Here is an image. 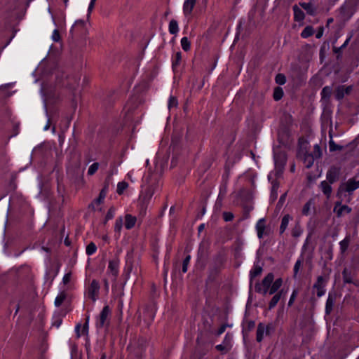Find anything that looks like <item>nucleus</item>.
Here are the masks:
<instances>
[{"label": "nucleus", "instance_id": "f257e3e1", "mask_svg": "<svg viewBox=\"0 0 359 359\" xmlns=\"http://www.w3.org/2000/svg\"><path fill=\"white\" fill-rule=\"evenodd\" d=\"M359 188V181H356L354 178L348 180L346 182L341 183L337 190V197L341 198L344 196L346 197V193L348 194V198L346 202H350L353 192Z\"/></svg>", "mask_w": 359, "mask_h": 359}, {"label": "nucleus", "instance_id": "f03ea898", "mask_svg": "<svg viewBox=\"0 0 359 359\" xmlns=\"http://www.w3.org/2000/svg\"><path fill=\"white\" fill-rule=\"evenodd\" d=\"M226 259L222 254L217 255L214 259L212 265L209 268V274L207 281L213 282L224 268Z\"/></svg>", "mask_w": 359, "mask_h": 359}, {"label": "nucleus", "instance_id": "7ed1b4c3", "mask_svg": "<svg viewBox=\"0 0 359 359\" xmlns=\"http://www.w3.org/2000/svg\"><path fill=\"white\" fill-rule=\"evenodd\" d=\"M149 344V341L147 338L139 337L135 344L131 346L130 355L135 359H142L145 355V351Z\"/></svg>", "mask_w": 359, "mask_h": 359}, {"label": "nucleus", "instance_id": "20e7f679", "mask_svg": "<svg viewBox=\"0 0 359 359\" xmlns=\"http://www.w3.org/2000/svg\"><path fill=\"white\" fill-rule=\"evenodd\" d=\"M274 279L273 273H269L262 280V283L257 282L255 285V290L257 293H262L265 295L272 284Z\"/></svg>", "mask_w": 359, "mask_h": 359}, {"label": "nucleus", "instance_id": "39448f33", "mask_svg": "<svg viewBox=\"0 0 359 359\" xmlns=\"http://www.w3.org/2000/svg\"><path fill=\"white\" fill-rule=\"evenodd\" d=\"M100 284L98 280L93 279L86 289V295L93 302L97 300L99 296Z\"/></svg>", "mask_w": 359, "mask_h": 359}, {"label": "nucleus", "instance_id": "423d86ee", "mask_svg": "<svg viewBox=\"0 0 359 359\" xmlns=\"http://www.w3.org/2000/svg\"><path fill=\"white\" fill-rule=\"evenodd\" d=\"M343 198H339V201H336L333 208V212L336 214V216L339 218L341 217L344 214H349L351 212L352 209L347 205H342Z\"/></svg>", "mask_w": 359, "mask_h": 359}, {"label": "nucleus", "instance_id": "0eeeda50", "mask_svg": "<svg viewBox=\"0 0 359 359\" xmlns=\"http://www.w3.org/2000/svg\"><path fill=\"white\" fill-rule=\"evenodd\" d=\"M327 282V278L323 276H319L317 278L316 283L313 285V288L316 290V294L318 297H320L325 294V287Z\"/></svg>", "mask_w": 359, "mask_h": 359}, {"label": "nucleus", "instance_id": "6e6552de", "mask_svg": "<svg viewBox=\"0 0 359 359\" xmlns=\"http://www.w3.org/2000/svg\"><path fill=\"white\" fill-rule=\"evenodd\" d=\"M111 314V309L108 305H106L103 307L101 311L98 321L96 323V326L98 328L103 327L105 324L109 325L108 318Z\"/></svg>", "mask_w": 359, "mask_h": 359}, {"label": "nucleus", "instance_id": "1a4fd4ad", "mask_svg": "<svg viewBox=\"0 0 359 359\" xmlns=\"http://www.w3.org/2000/svg\"><path fill=\"white\" fill-rule=\"evenodd\" d=\"M341 168L335 165L331 166L326 173V181L334 184L339 179Z\"/></svg>", "mask_w": 359, "mask_h": 359}, {"label": "nucleus", "instance_id": "9d476101", "mask_svg": "<svg viewBox=\"0 0 359 359\" xmlns=\"http://www.w3.org/2000/svg\"><path fill=\"white\" fill-rule=\"evenodd\" d=\"M232 336L229 333H226L222 344H218L215 346L217 351H220L222 353H228L231 347Z\"/></svg>", "mask_w": 359, "mask_h": 359}, {"label": "nucleus", "instance_id": "9b49d317", "mask_svg": "<svg viewBox=\"0 0 359 359\" xmlns=\"http://www.w3.org/2000/svg\"><path fill=\"white\" fill-rule=\"evenodd\" d=\"M274 163L276 168L283 169L287 162V155L285 151H274L273 155Z\"/></svg>", "mask_w": 359, "mask_h": 359}, {"label": "nucleus", "instance_id": "f8f14e48", "mask_svg": "<svg viewBox=\"0 0 359 359\" xmlns=\"http://www.w3.org/2000/svg\"><path fill=\"white\" fill-rule=\"evenodd\" d=\"M257 237L261 239L264 237V235H268L269 232L266 231V219L262 218L259 219L255 226Z\"/></svg>", "mask_w": 359, "mask_h": 359}, {"label": "nucleus", "instance_id": "ddd939ff", "mask_svg": "<svg viewBox=\"0 0 359 359\" xmlns=\"http://www.w3.org/2000/svg\"><path fill=\"white\" fill-rule=\"evenodd\" d=\"M336 301V294L334 293H329L325 304V313L330 315L332 310Z\"/></svg>", "mask_w": 359, "mask_h": 359}, {"label": "nucleus", "instance_id": "4468645a", "mask_svg": "<svg viewBox=\"0 0 359 359\" xmlns=\"http://www.w3.org/2000/svg\"><path fill=\"white\" fill-rule=\"evenodd\" d=\"M331 184L332 183L326 180L322 181L320 184V189L327 199L330 198L332 192Z\"/></svg>", "mask_w": 359, "mask_h": 359}, {"label": "nucleus", "instance_id": "2eb2a0df", "mask_svg": "<svg viewBox=\"0 0 359 359\" xmlns=\"http://www.w3.org/2000/svg\"><path fill=\"white\" fill-rule=\"evenodd\" d=\"M196 4V0H185L183 4V13L185 16L190 15Z\"/></svg>", "mask_w": 359, "mask_h": 359}, {"label": "nucleus", "instance_id": "dca6fc26", "mask_svg": "<svg viewBox=\"0 0 359 359\" xmlns=\"http://www.w3.org/2000/svg\"><path fill=\"white\" fill-rule=\"evenodd\" d=\"M85 27V22L83 20H76L72 27L70 32L72 35L74 34H80L81 33Z\"/></svg>", "mask_w": 359, "mask_h": 359}, {"label": "nucleus", "instance_id": "f3484780", "mask_svg": "<svg viewBox=\"0 0 359 359\" xmlns=\"http://www.w3.org/2000/svg\"><path fill=\"white\" fill-rule=\"evenodd\" d=\"M137 222V217L135 216H133L130 214H126L125 215V227L126 229H133Z\"/></svg>", "mask_w": 359, "mask_h": 359}, {"label": "nucleus", "instance_id": "a211bd4d", "mask_svg": "<svg viewBox=\"0 0 359 359\" xmlns=\"http://www.w3.org/2000/svg\"><path fill=\"white\" fill-rule=\"evenodd\" d=\"M119 262L117 259L110 260L109 262L108 269L116 278L118 274Z\"/></svg>", "mask_w": 359, "mask_h": 359}, {"label": "nucleus", "instance_id": "6ab92c4d", "mask_svg": "<svg viewBox=\"0 0 359 359\" xmlns=\"http://www.w3.org/2000/svg\"><path fill=\"white\" fill-rule=\"evenodd\" d=\"M294 12V20L296 22H302L305 18V14L297 5H294L292 7Z\"/></svg>", "mask_w": 359, "mask_h": 359}, {"label": "nucleus", "instance_id": "aec40b11", "mask_svg": "<svg viewBox=\"0 0 359 359\" xmlns=\"http://www.w3.org/2000/svg\"><path fill=\"white\" fill-rule=\"evenodd\" d=\"M67 83H63V85H65L67 87L72 90L76 89V88L79 86V78L76 76H67Z\"/></svg>", "mask_w": 359, "mask_h": 359}, {"label": "nucleus", "instance_id": "412c9836", "mask_svg": "<svg viewBox=\"0 0 359 359\" xmlns=\"http://www.w3.org/2000/svg\"><path fill=\"white\" fill-rule=\"evenodd\" d=\"M283 279L281 278H277L275 281H273L271 285L268 292L269 294H273L278 292L280 287L282 286Z\"/></svg>", "mask_w": 359, "mask_h": 359}, {"label": "nucleus", "instance_id": "4be33fe9", "mask_svg": "<svg viewBox=\"0 0 359 359\" xmlns=\"http://www.w3.org/2000/svg\"><path fill=\"white\" fill-rule=\"evenodd\" d=\"M272 187L271 190L270 198L272 201L277 199L278 190L280 187V182L277 180H274L271 182Z\"/></svg>", "mask_w": 359, "mask_h": 359}, {"label": "nucleus", "instance_id": "5701e85b", "mask_svg": "<svg viewBox=\"0 0 359 359\" xmlns=\"http://www.w3.org/2000/svg\"><path fill=\"white\" fill-rule=\"evenodd\" d=\"M299 6L306 11V13L310 15H315L316 13V8L311 3L300 2Z\"/></svg>", "mask_w": 359, "mask_h": 359}, {"label": "nucleus", "instance_id": "b1692460", "mask_svg": "<svg viewBox=\"0 0 359 359\" xmlns=\"http://www.w3.org/2000/svg\"><path fill=\"white\" fill-rule=\"evenodd\" d=\"M291 219H292V217L288 214L283 216V217L282 218V220H281L280 229H279V233L280 235L283 234L285 232V231L287 229L289 222Z\"/></svg>", "mask_w": 359, "mask_h": 359}, {"label": "nucleus", "instance_id": "393cba45", "mask_svg": "<svg viewBox=\"0 0 359 359\" xmlns=\"http://www.w3.org/2000/svg\"><path fill=\"white\" fill-rule=\"evenodd\" d=\"M265 325L262 323H259L257 325V332H256V341L257 342L262 341L264 339V334L265 333Z\"/></svg>", "mask_w": 359, "mask_h": 359}, {"label": "nucleus", "instance_id": "a878e982", "mask_svg": "<svg viewBox=\"0 0 359 359\" xmlns=\"http://www.w3.org/2000/svg\"><path fill=\"white\" fill-rule=\"evenodd\" d=\"M351 243V236L349 235L346 236L344 240L339 242L340 246V252L341 255H344L346 250Z\"/></svg>", "mask_w": 359, "mask_h": 359}, {"label": "nucleus", "instance_id": "bb28decb", "mask_svg": "<svg viewBox=\"0 0 359 359\" xmlns=\"http://www.w3.org/2000/svg\"><path fill=\"white\" fill-rule=\"evenodd\" d=\"M315 160L316 158L311 154H310V153L306 151L305 154H304L303 161L306 168H310L311 167H312Z\"/></svg>", "mask_w": 359, "mask_h": 359}, {"label": "nucleus", "instance_id": "cd10ccee", "mask_svg": "<svg viewBox=\"0 0 359 359\" xmlns=\"http://www.w3.org/2000/svg\"><path fill=\"white\" fill-rule=\"evenodd\" d=\"M255 327L254 320H246L243 325V334L252 331Z\"/></svg>", "mask_w": 359, "mask_h": 359}, {"label": "nucleus", "instance_id": "c85d7f7f", "mask_svg": "<svg viewBox=\"0 0 359 359\" xmlns=\"http://www.w3.org/2000/svg\"><path fill=\"white\" fill-rule=\"evenodd\" d=\"M262 272V267L255 264L253 269L250 271V282H252V279L259 276Z\"/></svg>", "mask_w": 359, "mask_h": 359}, {"label": "nucleus", "instance_id": "c756f323", "mask_svg": "<svg viewBox=\"0 0 359 359\" xmlns=\"http://www.w3.org/2000/svg\"><path fill=\"white\" fill-rule=\"evenodd\" d=\"M345 95V86H339L334 92L335 98L337 100H341Z\"/></svg>", "mask_w": 359, "mask_h": 359}, {"label": "nucleus", "instance_id": "7c9ffc66", "mask_svg": "<svg viewBox=\"0 0 359 359\" xmlns=\"http://www.w3.org/2000/svg\"><path fill=\"white\" fill-rule=\"evenodd\" d=\"M314 34V29L312 26L308 25L306 26L302 32L301 36L303 39H306L309 36H311Z\"/></svg>", "mask_w": 359, "mask_h": 359}, {"label": "nucleus", "instance_id": "2f4dec72", "mask_svg": "<svg viewBox=\"0 0 359 359\" xmlns=\"http://www.w3.org/2000/svg\"><path fill=\"white\" fill-rule=\"evenodd\" d=\"M168 29L171 34H176L179 31L177 21L172 19L170 21Z\"/></svg>", "mask_w": 359, "mask_h": 359}, {"label": "nucleus", "instance_id": "473e14b6", "mask_svg": "<svg viewBox=\"0 0 359 359\" xmlns=\"http://www.w3.org/2000/svg\"><path fill=\"white\" fill-rule=\"evenodd\" d=\"M182 60V53L181 52L176 53L174 58L172 62V67L174 71L178 67Z\"/></svg>", "mask_w": 359, "mask_h": 359}, {"label": "nucleus", "instance_id": "72a5a7b5", "mask_svg": "<svg viewBox=\"0 0 359 359\" xmlns=\"http://www.w3.org/2000/svg\"><path fill=\"white\" fill-rule=\"evenodd\" d=\"M67 298V294L65 292L62 291L55 298V305L57 306V307H59L62 305V304L63 303V302L65 300V299Z\"/></svg>", "mask_w": 359, "mask_h": 359}, {"label": "nucleus", "instance_id": "f704fd0d", "mask_svg": "<svg viewBox=\"0 0 359 359\" xmlns=\"http://www.w3.org/2000/svg\"><path fill=\"white\" fill-rule=\"evenodd\" d=\"M332 93V88L331 86H325L321 91L322 99H330Z\"/></svg>", "mask_w": 359, "mask_h": 359}, {"label": "nucleus", "instance_id": "c9c22d12", "mask_svg": "<svg viewBox=\"0 0 359 359\" xmlns=\"http://www.w3.org/2000/svg\"><path fill=\"white\" fill-rule=\"evenodd\" d=\"M283 90L280 87H276L273 90V97L274 100L278 101L283 97Z\"/></svg>", "mask_w": 359, "mask_h": 359}, {"label": "nucleus", "instance_id": "e433bc0d", "mask_svg": "<svg viewBox=\"0 0 359 359\" xmlns=\"http://www.w3.org/2000/svg\"><path fill=\"white\" fill-rule=\"evenodd\" d=\"M128 184L125 181H122L118 183L116 192L118 195L123 194L124 191L128 188Z\"/></svg>", "mask_w": 359, "mask_h": 359}, {"label": "nucleus", "instance_id": "4c0bfd02", "mask_svg": "<svg viewBox=\"0 0 359 359\" xmlns=\"http://www.w3.org/2000/svg\"><path fill=\"white\" fill-rule=\"evenodd\" d=\"M316 159H318L322 156V151L319 144H316L313 147V151L310 153Z\"/></svg>", "mask_w": 359, "mask_h": 359}, {"label": "nucleus", "instance_id": "58836bf2", "mask_svg": "<svg viewBox=\"0 0 359 359\" xmlns=\"http://www.w3.org/2000/svg\"><path fill=\"white\" fill-rule=\"evenodd\" d=\"M181 46L182 49L187 52L191 48V43L187 36L182 37L181 39Z\"/></svg>", "mask_w": 359, "mask_h": 359}, {"label": "nucleus", "instance_id": "ea45409f", "mask_svg": "<svg viewBox=\"0 0 359 359\" xmlns=\"http://www.w3.org/2000/svg\"><path fill=\"white\" fill-rule=\"evenodd\" d=\"M302 233V228L300 225L297 223L295 226L292 228L291 234L294 238H298Z\"/></svg>", "mask_w": 359, "mask_h": 359}, {"label": "nucleus", "instance_id": "a19ab883", "mask_svg": "<svg viewBox=\"0 0 359 359\" xmlns=\"http://www.w3.org/2000/svg\"><path fill=\"white\" fill-rule=\"evenodd\" d=\"M280 299V294L275 293V295L272 297V299L269 302V309L271 310V309H273L277 305V304Z\"/></svg>", "mask_w": 359, "mask_h": 359}, {"label": "nucleus", "instance_id": "79ce46f5", "mask_svg": "<svg viewBox=\"0 0 359 359\" xmlns=\"http://www.w3.org/2000/svg\"><path fill=\"white\" fill-rule=\"evenodd\" d=\"M329 148L330 151H341L344 147L336 144L332 140H330L329 142Z\"/></svg>", "mask_w": 359, "mask_h": 359}, {"label": "nucleus", "instance_id": "37998d69", "mask_svg": "<svg viewBox=\"0 0 359 359\" xmlns=\"http://www.w3.org/2000/svg\"><path fill=\"white\" fill-rule=\"evenodd\" d=\"M97 250V246L93 242H90L87 246L86 249V252L88 255H92Z\"/></svg>", "mask_w": 359, "mask_h": 359}, {"label": "nucleus", "instance_id": "c03bdc74", "mask_svg": "<svg viewBox=\"0 0 359 359\" xmlns=\"http://www.w3.org/2000/svg\"><path fill=\"white\" fill-rule=\"evenodd\" d=\"M105 197V196L100 193L99 196L94 200L93 203L89 205V208H91L92 209L94 210V203H96L97 205L102 203L104 202Z\"/></svg>", "mask_w": 359, "mask_h": 359}, {"label": "nucleus", "instance_id": "a18cd8bd", "mask_svg": "<svg viewBox=\"0 0 359 359\" xmlns=\"http://www.w3.org/2000/svg\"><path fill=\"white\" fill-rule=\"evenodd\" d=\"M115 208L114 207H111L105 216L104 224H105L109 220L111 219L114 216Z\"/></svg>", "mask_w": 359, "mask_h": 359}, {"label": "nucleus", "instance_id": "49530a36", "mask_svg": "<svg viewBox=\"0 0 359 359\" xmlns=\"http://www.w3.org/2000/svg\"><path fill=\"white\" fill-rule=\"evenodd\" d=\"M302 259H297V262L294 264V269H293V271H294L293 277L294 278H297V274L299 273V269H300V267L302 266Z\"/></svg>", "mask_w": 359, "mask_h": 359}, {"label": "nucleus", "instance_id": "de8ad7c7", "mask_svg": "<svg viewBox=\"0 0 359 359\" xmlns=\"http://www.w3.org/2000/svg\"><path fill=\"white\" fill-rule=\"evenodd\" d=\"M275 81L279 85H284L286 83V77L283 74H278L276 76Z\"/></svg>", "mask_w": 359, "mask_h": 359}, {"label": "nucleus", "instance_id": "09e8293b", "mask_svg": "<svg viewBox=\"0 0 359 359\" xmlns=\"http://www.w3.org/2000/svg\"><path fill=\"white\" fill-rule=\"evenodd\" d=\"M99 163H93L88 168V175H94L98 170L99 168Z\"/></svg>", "mask_w": 359, "mask_h": 359}, {"label": "nucleus", "instance_id": "8fccbe9b", "mask_svg": "<svg viewBox=\"0 0 359 359\" xmlns=\"http://www.w3.org/2000/svg\"><path fill=\"white\" fill-rule=\"evenodd\" d=\"M342 275H343V279H344V283H351L353 282L351 274L348 272L346 269H345L343 271Z\"/></svg>", "mask_w": 359, "mask_h": 359}, {"label": "nucleus", "instance_id": "3c124183", "mask_svg": "<svg viewBox=\"0 0 359 359\" xmlns=\"http://www.w3.org/2000/svg\"><path fill=\"white\" fill-rule=\"evenodd\" d=\"M60 269V264H57L54 269H50L48 272L47 273V275L51 276L52 279H53L58 273Z\"/></svg>", "mask_w": 359, "mask_h": 359}, {"label": "nucleus", "instance_id": "603ef678", "mask_svg": "<svg viewBox=\"0 0 359 359\" xmlns=\"http://www.w3.org/2000/svg\"><path fill=\"white\" fill-rule=\"evenodd\" d=\"M191 259V256L189 255H187L186 257L183 260L182 271L183 273H186L187 271L188 265L189 264Z\"/></svg>", "mask_w": 359, "mask_h": 359}, {"label": "nucleus", "instance_id": "864d4df0", "mask_svg": "<svg viewBox=\"0 0 359 359\" xmlns=\"http://www.w3.org/2000/svg\"><path fill=\"white\" fill-rule=\"evenodd\" d=\"M123 226V219L122 217H118L116 219L115 225H114V231L116 232H120Z\"/></svg>", "mask_w": 359, "mask_h": 359}, {"label": "nucleus", "instance_id": "5fc2aeb1", "mask_svg": "<svg viewBox=\"0 0 359 359\" xmlns=\"http://www.w3.org/2000/svg\"><path fill=\"white\" fill-rule=\"evenodd\" d=\"M222 216L225 222H231L234 217L233 214L231 212H224Z\"/></svg>", "mask_w": 359, "mask_h": 359}, {"label": "nucleus", "instance_id": "6e6d98bb", "mask_svg": "<svg viewBox=\"0 0 359 359\" xmlns=\"http://www.w3.org/2000/svg\"><path fill=\"white\" fill-rule=\"evenodd\" d=\"M109 181L108 180H105V181L104 182L103 187L101 189L100 193L106 196L107 194L108 190H109Z\"/></svg>", "mask_w": 359, "mask_h": 359}, {"label": "nucleus", "instance_id": "4d7b16f0", "mask_svg": "<svg viewBox=\"0 0 359 359\" xmlns=\"http://www.w3.org/2000/svg\"><path fill=\"white\" fill-rule=\"evenodd\" d=\"M88 322H89V316H87L86 318V322L83 325L81 334L82 335H88Z\"/></svg>", "mask_w": 359, "mask_h": 359}, {"label": "nucleus", "instance_id": "13d9d810", "mask_svg": "<svg viewBox=\"0 0 359 359\" xmlns=\"http://www.w3.org/2000/svg\"><path fill=\"white\" fill-rule=\"evenodd\" d=\"M275 330V327L273 323H269L267 325H265V334L266 335H270Z\"/></svg>", "mask_w": 359, "mask_h": 359}, {"label": "nucleus", "instance_id": "bf43d9fd", "mask_svg": "<svg viewBox=\"0 0 359 359\" xmlns=\"http://www.w3.org/2000/svg\"><path fill=\"white\" fill-rule=\"evenodd\" d=\"M147 205L145 203H142L140 205V213H139V217H144V215H146V212H147Z\"/></svg>", "mask_w": 359, "mask_h": 359}, {"label": "nucleus", "instance_id": "052dcab7", "mask_svg": "<svg viewBox=\"0 0 359 359\" xmlns=\"http://www.w3.org/2000/svg\"><path fill=\"white\" fill-rule=\"evenodd\" d=\"M297 294H298V290H294L292 293V294H291V296H290L289 302H288V306H291L293 304V303H294V302Z\"/></svg>", "mask_w": 359, "mask_h": 359}, {"label": "nucleus", "instance_id": "680f3d73", "mask_svg": "<svg viewBox=\"0 0 359 359\" xmlns=\"http://www.w3.org/2000/svg\"><path fill=\"white\" fill-rule=\"evenodd\" d=\"M177 106V100L173 96H170L168 101V107H175Z\"/></svg>", "mask_w": 359, "mask_h": 359}, {"label": "nucleus", "instance_id": "e2e57ef3", "mask_svg": "<svg viewBox=\"0 0 359 359\" xmlns=\"http://www.w3.org/2000/svg\"><path fill=\"white\" fill-rule=\"evenodd\" d=\"M311 208V201H308L306 203L302 208V214L304 215H307L309 212Z\"/></svg>", "mask_w": 359, "mask_h": 359}, {"label": "nucleus", "instance_id": "0e129e2a", "mask_svg": "<svg viewBox=\"0 0 359 359\" xmlns=\"http://www.w3.org/2000/svg\"><path fill=\"white\" fill-rule=\"evenodd\" d=\"M52 39L55 42H58L60 40V34L57 29L53 31Z\"/></svg>", "mask_w": 359, "mask_h": 359}, {"label": "nucleus", "instance_id": "69168bd1", "mask_svg": "<svg viewBox=\"0 0 359 359\" xmlns=\"http://www.w3.org/2000/svg\"><path fill=\"white\" fill-rule=\"evenodd\" d=\"M229 326L228 324H223L217 330V333H216V335L217 336H219L221 335L222 333H224L226 330V328Z\"/></svg>", "mask_w": 359, "mask_h": 359}, {"label": "nucleus", "instance_id": "338daca9", "mask_svg": "<svg viewBox=\"0 0 359 359\" xmlns=\"http://www.w3.org/2000/svg\"><path fill=\"white\" fill-rule=\"evenodd\" d=\"M323 32H324V27L323 26L319 27L318 29L317 33L316 34V37L317 39H320L322 37V36L323 35Z\"/></svg>", "mask_w": 359, "mask_h": 359}, {"label": "nucleus", "instance_id": "774afa93", "mask_svg": "<svg viewBox=\"0 0 359 359\" xmlns=\"http://www.w3.org/2000/svg\"><path fill=\"white\" fill-rule=\"evenodd\" d=\"M70 279H71V273H67L64 276L62 282L65 285H66V284L69 283V282L70 281Z\"/></svg>", "mask_w": 359, "mask_h": 359}]
</instances>
